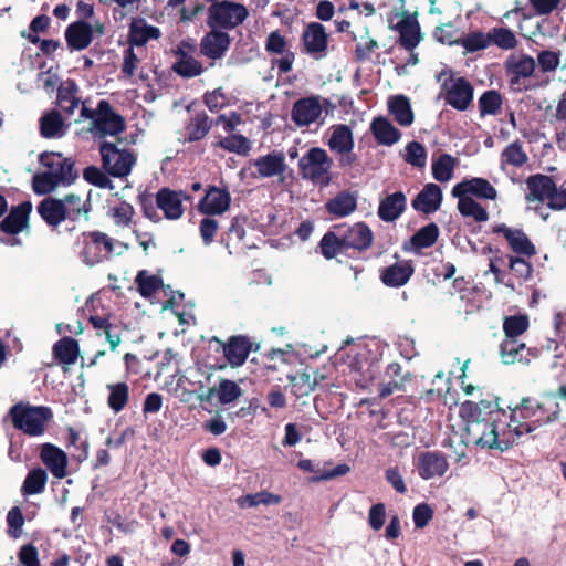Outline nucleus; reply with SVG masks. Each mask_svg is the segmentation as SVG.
Wrapping results in <instances>:
<instances>
[{
  "label": "nucleus",
  "instance_id": "1",
  "mask_svg": "<svg viewBox=\"0 0 566 566\" xmlns=\"http://www.w3.org/2000/svg\"><path fill=\"white\" fill-rule=\"evenodd\" d=\"M500 401L497 396L488 394L478 402H462L460 413L467 420L470 441L476 446L509 450L518 443L523 436L557 422L562 412L560 403L556 401L553 390L543 391L537 398L523 397L515 407L507 406L510 412Z\"/></svg>",
  "mask_w": 566,
  "mask_h": 566
},
{
  "label": "nucleus",
  "instance_id": "2",
  "mask_svg": "<svg viewBox=\"0 0 566 566\" xmlns=\"http://www.w3.org/2000/svg\"><path fill=\"white\" fill-rule=\"evenodd\" d=\"M374 243L370 227L363 221L348 224L346 222L333 226L318 243L321 254L326 260L335 259L338 254L355 256L366 252Z\"/></svg>",
  "mask_w": 566,
  "mask_h": 566
},
{
  "label": "nucleus",
  "instance_id": "3",
  "mask_svg": "<svg viewBox=\"0 0 566 566\" xmlns=\"http://www.w3.org/2000/svg\"><path fill=\"white\" fill-rule=\"evenodd\" d=\"M39 163L46 170L32 177V189L36 195H49L60 186H71L78 178L75 161L61 153H42Z\"/></svg>",
  "mask_w": 566,
  "mask_h": 566
},
{
  "label": "nucleus",
  "instance_id": "4",
  "mask_svg": "<svg viewBox=\"0 0 566 566\" xmlns=\"http://www.w3.org/2000/svg\"><path fill=\"white\" fill-rule=\"evenodd\" d=\"M9 415L13 427L30 437L44 433L46 424L53 418V411L46 406H31L24 402L13 405Z\"/></svg>",
  "mask_w": 566,
  "mask_h": 566
},
{
  "label": "nucleus",
  "instance_id": "5",
  "mask_svg": "<svg viewBox=\"0 0 566 566\" xmlns=\"http://www.w3.org/2000/svg\"><path fill=\"white\" fill-rule=\"evenodd\" d=\"M76 244L80 247V260L88 266H94L111 258L115 249V239L98 230L84 231L77 238Z\"/></svg>",
  "mask_w": 566,
  "mask_h": 566
},
{
  "label": "nucleus",
  "instance_id": "6",
  "mask_svg": "<svg viewBox=\"0 0 566 566\" xmlns=\"http://www.w3.org/2000/svg\"><path fill=\"white\" fill-rule=\"evenodd\" d=\"M333 159L321 147L310 148L298 160L300 175L303 179L326 187L332 181Z\"/></svg>",
  "mask_w": 566,
  "mask_h": 566
},
{
  "label": "nucleus",
  "instance_id": "7",
  "mask_svg": "<svg viewBox=\"0 0 566 566\" xmlns=\"http://www.w3.org/2000/svg\"><path fill=\"white\" fill-rule=\"evenodd\" d=\"M102 169L114 178L127 177L136 163L135 154L127 149H119L117 144L103 142L98 147Z\"/></svg>",
  "mask_w": 566,
  "mask_h": 566
},
{
  "label": "nucleus",
  "instance_id": "8",
  "mask_svg": "<svg viewBox=\"0 0 566 566\" xmlns=\"http://www.w3.org/2000/svg\"><path fill=\"white\" fill-rule=\"evenodd\" d=\"M248 17L249 11L244 4L222 0L209 7L207 24L210 29L232 30L242 24Z\"/></svg>",
  "mask_w": 566,
  "mask_h": 566
},
{
  "label": "nucleus",
  "instance_id": "9",
  "mask_svg": "<svg viewBox=\"0 0 566 566\" xmlns=\"http://www.w3.org/2000/svg\"><path fill=\"white\" fill-rule=\"evenodd\" d=\"M91 132L97 138H105L106 136H117L125 132V118L116 113L111 103L106 99L98 102V114L95 122H92Z\"/></svg>",
  "mask_w": 566,
  "mask_h": 566
},
{
  "label": "nucleus",
  "instance_id": "10",
  "mask_svg": "<svg viewBox=\"0 0 566 566\" xmlns=\"http://www.w3.org/2000/svg\"><path fill=\"white\" fill-rule=\"evenodd\" d=\"M446 104L457 111H467L473 102L474 87L465 77H451L442 84Z\"/></svg>",
  "mask_w": 566,
  "mask_h": 566
},
{
  "label": "nucleus",
  "instance_id": "11",
  "mask_svg": "<svg viewBox=\"0 0 566 566\" xmlns=\"http://www.w3.org/2000/svg\"><path fill=\"white\" fill-rule=\"evenodd\" d=\"M303 53L315 59L327 55L329 34L319 22H310L305 25L302 36Z\"/></svg>",
  "mask_w": 566,
  "mask_h": 566
},
{
  "label": "nucleus",
  "instance_id": "12",
  "mask_svg": "<svg viewBox=\"0 0 566 566\" xmlns=\"http://www.w3.org/2000/svg\"><path fill=\"white\" fill-rule=\"evenodd\" d=\"M492 233L503 235L510 250L516 255L532 258L536 254L534 243L520 228H512L505 223H499L492 227Z\"/></svg>",
  "mask_w": 566,
  "mask_h": 566
},
{
  "label": "nucleus",
  "instance_id": "13",
  "mask_svg": "<svg viewBox=\"0 0 566 566\" xmlns=\"http://www.w3.org/2000/svg\"><path fill=\"white\" fill-rule=\"evenodd\" d=\"M242 395L240 386L230 379L219 377L217 382L201 391L197 396L200 403H211L214 398L221 405H230Z\"/></svg>",
  "mask_w": 566,
  "mask_h": 566
},
{
  "label": "nucleus",
  "instance_id": "14",
  "mask_svg": "<svg viewBox=\"0 0 566 566\" xmlns=\"http://www.w3.org/2000/svg\"><path fill=\"white\" fill-rule=\"evenodd\" d=\"M211 342L219 344L224 358L232 368L242 366L252 350V343L245 335L230 336L227 342L214 336Z\"/></svg>",
  "mask_w": 566,
  "mask_h": 566
},
{
  "label": "nucleus",
  "instance_id": "15",
  "mask_svg": "<svg viewBox=\"0 0 566 566\" xmlns=\"http://www.w3.org/2000/svg\"><path fill=\"white\" fill-rule=\"evenodd\" d=\"M415 464L419 476L423 480L441 478L449 470L446 454L437 450L420 452Z\"/></svg>",
  "mask_w": 566,
  "mask_h": 566
},
{
  "label": "nucleus",
  "instance_id": "16",
  "mask_svg": "<svg viewBox=\"0 0 566 566\" xmlns=\"http://www.w3.org/2000/svg\"><path fill=\"white\" fill-rule=\"evenodd\" d=\"M392 29L399 33L398 44L406 51H413L423 40L417 13L402 12L400 21Z\"/></svg>",
  "mask_w": 566,
  "mask_h": 566
},
{
  "label": "nucleus",
  "instance_id": "17",
  "mask_svg": "<svg viewBox=\"0 0 566 566\" xmlns=\"http://www.w3.org/2000/svg\"><path fill=\"white\" fill-rule=\"evenodd\" d=\"M451 195L453 197H476L484 200H495L497 190L488 179L473 177L454 185Z\"/></svg>",
  "mask_w": 566,
  "mask_h": 566
},
{
  "label": "nucleus",
  "instance_id": "18",
  "mask_svg": "<svg viewBox=\"0 0 566 566\" xmlns=\"http://www.w3.org/2000/svg\"><path fill=\"white\" fill-rule=\"evenodd\" d=\"M322 112L319 96H307L293 104L291 118L297 127L310 126L319 118Z\"/></svg>",
  "mask_w": 566,
  "mask_h": 566
},
{
  "label": "nucleus",
  "instance_id": "19",
  "mask_svg": "<svg viewBox=\"0 0 566 566\" xmlns=\"http://www.w3.org/2000/svg\"><path fill=\"white\" fill-rule=\"evenodd\" d=\"M31 211L32 202L29 200L12 206L7 217L0 221V231L9 235H17L28 229Z\"/></svg>",
  "mask_w": 566,
  "mask_h": 566
},
{
  "label": "nucleus",
  "instance_id": "20",
  "mask_svg": "<svg viewBox=\"0 0 566 566\" xmlns=\"http://www.w3.org/2000/svg\"><path fill=\"white\" fill-rule=\"evenodd\" d=\"M231 205L230 192L226 188L210 186L199 200L198 210L206 216L222 214Z\"/></svg>",
  "mask_w": 566,
  "mask_h": 566
},
{
  "label": "nucleus",
  "instance_id": "21",
  "mask_svg": "<svg viewBox=\"0 0 566 566\" xmlns=\"http://www.w3.org/2000/svg\"><path fill=\"white\" fill-rule=\"evenodd\" d=\"M184 199H189V196L184 191L171 190L167 187L160 188L156 193V205L168 220H178L182 217L185 212Z\"/></svg>",
  "mask_w": 566,
  "mask_h": 566
},
{
  "label": "nucleus",
  "instance_id": "22",
  "mask_svg": "<svg viewBox=\"0 0 566 566\" xmlns=\"http://www.w3.org/2000/svg\"><path fill=\"white\" fill-rule=\"evenodd\" d=\"M231 45L230 35L221 29H211L200 41V53L208 59H222Z\"/></svg>",
  "mask_w": 566,
  "mask_h": 566
},
{
  "label": "nucleus",
  "instance_id": "23",
  "mask_svg": "<svg viewBox=\"0 0 566 566\" xmlns=\"http://www.w3.org/2000/svg\"><path fill=\"white\" fill-rule=\"evenodd\" d=\"M40 459L55 479H64L67 475V455L53 443H43L40 448Z\"/></svg>",
  "mask_w": 566,
  "mask_h": 566
},
{
  "label": "nucleus",
  "instance_id": "24",
  "mask_svg": "<svg viewBox=\"0 0 566 566\" xmlns=\"http://www.w3.org/2000/svg\"><path fill=\"white\" fill-rule=\"evenodd\" d=\"M500 355L505 365L515 363L527 365L537 356V349L526 347L520 339L504 338L500 345Z\"/></svg>",
  "mask_w": 566,
  "mask_h": 566
},
{
  "label": "nucleus",
  "instance_id": "25",
  "mask_svg": "<svg viewBox=\"0 0 566 566\" xmlns=\"http://www.w3.org/2000/svg\"><path fill=\"white\" fill-rule=\"evenodd\" d=\"M64 35L67 48L71 51H82L92 43L94 30L88 22L77 20L66 27Z\"/></svg>",
  "mask_w": 566,
  "mask_h": 566
},
{
  "label": "nucleus",
  "instance_id": "26",
  "mask_svg": "<svg viewBox=\"0 0 566 566\" xmlns=\"http://www.w3.org/2000/svg\"><path fill=\"white\" fill-rule=\"evenodd\" d=\"M555 184L551 176L544 174L531 175L526 179L528 192L525 195V200L527 202H548L553 191H555Z\"/></svg>",
  "mask_w": 566,
  "mask_h": 566
},
{
  "label": "nucleus",
  "instance_id": "27",
  "mask_svg": "<svg viewBox=\"0 0 566 566\" xmlns=\"http://www.w3.org/2000/svg\"><path fill=\"white\" fill-rule=\"evenodd\" d=\"M443 196L441 188L433 182L427 184L411 202L416 211L430 214L440 209Z\"/></svg>",
  "mask_w": 566,
  "mask_h": 566
},
{
  "label": "nucleus",
  "instance_id": "28",
  "mask_svg": "<svg viewBox=\"0 0 566 566\" xmlns=\"http://www.w3.org/2000/svg\"><path fill=\"white\" fill-rule=\"evenodd\" d=\"M88 322L92 324L98 336L103 334L105 335L111 350L115 352L122 342V334L124 332L122 323L111 321V315H91L88 317Z\"/></svg>",
  "mask_w": 566,
  "mask_h": 566
},
{
  "label": "nucleus",
  "instance_id": "29",
  "mask_svg": "<svg viewBox=\"0 0 566 566\" xmlns=\"http://www.w3.org/2000/svg\"><path fill=\"white\" fill-rule=\"evenodd\" d=\"M413 273L411 261L396 262L380 270V280L386 286L400 287L408 283Z\"/></svg>",
  "mask_w": 566,
  "mask_h": 566
},
{
  "label": "nucleus",
  "instance_id": "30",
  "mask_svg": "<svg viewBox=\"0 0 566 566\" xmlns=\"http://www.w3.org/2000/svg\"><path fill=\"white\" fill-rule=\"evenodd\" d=\"M161 35L159 28L149 25L143 18H134L128 27V39L129 46H143L149 40H158Z\"/></svg>",
  "mask_w": 566,
  "mask_h": 566
},
{
  "label": "nucleus",
  "instance_id": "31",
  "mask_svg": "<svg viewBox=\"0 0 566 566\" xmlns=\"http://www.w3.org/2000/svg\"><path fill=\"white\" fill-rule=\"evenodd\" d=\"M256 175L261 178L282 176L286 170L285 157L282 151H272L260 156L253 161Z\"/></svg>",
  "mask_w": 566,
  "mask_h": 566
},
{
  "label": "nucleus",
  "instance_id": "32",
  "mask_svg": "<svg viewBox=\"0 0 566 566\" xmlns=\"http://www.w3.org/2000/svg\"><path fill=\"white\" fill-rule=\"evenodd\" d=\"M406 208V195L402 191H396L380 200L377 214L385 222H394L405 212Z\"/></svg>",
  "mask_w": 566,
  "mask_h": 566
},
{
  "label": "nucleus",
  "instance_id": "33",
  "mask_svg": "<svg viewBox=\"0 0 566 566\" xmlns=\"http://www.w3.org/2000/svg\"><path fill=\"white\" fill-rule=\"evenodd\" d=\"M248 221L249 218L247 216L238 214L231 219L230 227L223 233L221 242L228 249L230 254L233 253L232 249L238 252V250L248 247L247 244H243Z\"/></svg>",
  "mask_w": 566,
  "mask_h": 566
},
{
  "label": "nucleus",
  "instance_id": "34",
  "mask_svg": "<svg viewBox=\"0 0 566 566\" xmlns=\"http://www.w3.org/2000/svg\"><path fill=\"white\" fill-rule=\"evenodd\" d=\"M387 382L380 384L379 398L385 399L396 391H403L406 384L411 380V374H402V367L398 363H391L386 368Z\"/></svg>",
  "mask_w": 566,
  "mask_h": 566
},
{
  "label": "nucleus",
  "instance_id": "35",
  "mask_svg": "<svg viewBox=\"0 0 566 566\" xmlns=\"http://www.w3.org/2000/svg\"><path fill=\"white\" fill-rule=\"evenodd\" d=\"M358 196L348 190L339 191L335 197L325 202V210L333 217L345 218L357 209Z\"/></svg>",
  "mask_w": 566,
  "mask_h": 566
},
{
  "label": "nucleus",
  "instance_id": "36",
  "mask_svg": "<svg viewBox=\"0 0 566 566\" xmlns=\"http://www.w3.org/2000/svg\"><path fill=\"white\" fill-rule=\"evenodd\" d=\"M506 73L510 76V85L520 88L521 78L530 77L535 70V61L530 55H521L520 57H510L505 62Z\"/></svg>",
  "mask_w": 566,
  "mask_h": 566
},
{
  "label": "nucleus",
  "instance_id": "37",
  "mask_svg": "<svg viewBox=\"0 0 566 566\" xmlns=\"http://www.w3.org/2000/svg\"><path fill=\"white\" fill-rule=\"evenodd\" d=\"M439 234L440 230L437 223L430 222L420 228L409 241L403 244V250L420 253L423 249L433 247L438 241Z\"/></svg>",
  "mask_w": 566,
  "mask_h": 566
},
{
  "label": "nucleus",
  "instance_id": "38",
  "mask_svg": "<svg viewBox=\"0 0 566 566\" xmlns=\"http://www.w3.org/2000/svg\"><path fill=\"white\" fill-rule=\"evenodd\" d=\"M36 211L49 227L56 228L63 221L67 220L65 217V208L60 198H44L38 205Z\"/></svg>",
  "mask_w": 566,
  "mask_h": 566
},
{
  "label": "nucleus",
  "instance_id": "39",
  "mask_svg": "<svg viewBox=\"0 0 566 566\" xmlns=\"http://www.w3.org/2000/svg\"><path fill=\"white\" fill-rule=\"evenodd\" d=\"M370 132L379 145L392 146L401 138V132L384 116L375 117L370 124Z\"/></svg>",
  "mask_w": 566,
  "mask_h": 566
},
{
  "label": "nucleus",
  "instance_id": "40",
  "mask_svg": "<svg viewBox=\"0 0 566 566\" xmlns=\"http://www.w3.org/2000/svg\"><path fill=\"white\" fill-rule=\"evenodd\" d=\"M327 145L337 154H350L355 145L350 127L345 124L334 125Z\"/></svg>",
  "mask_w": 566,
  "mask_h": 566
},
{
  "label": "nucleus",
  "instance_id": "41",
  "mask_svg": "<svg viewBox=\"0 0 566 566\" xmlns=\"http://www.w3.org/2000/svg\"><path fill=\"white\" fill-rule=\"evenodd\" d=\"M213 126L212 119L206 112L196 113L185 127V140L195 143L203 139Z\"/></svg>",
  "mask_w": 566,
  "mask_h": 566
},
{
  "label": "nucleus",
  "instance_id": "42",
  "mask_svg": "<svg viewBox=\"0 0 566 566\" xmlns=\"http://www.w3.org/2000/svg\"><path fill=\"white\" fill-rule=\"evenodd\" d=\"M52 353L55 360L69 366L76 363L80 346L74 338L64 336L53 345Z\"/></svg>",
  "mask_w": 566,
  "mask_h": 566
},
{
  "label": "nucleus",
  "instance_id": "43",
  "mask_svg": "<svg viewBox=\"0 0 566 566\" xmlns=\"http://www.w3.org/2000/svg\"><path fill=\"white\" fill-rule=\"evenodd\" d=\"M388 111L400 126L408 127L415 120L410 101L405 95L390 97L388 102Z\"/></svg>",
  "mask_w": 566,
  "mask_h": 566
},
{
  "label": "nucleus",
  "instance_id": "44",
  "mask_svg": "<svg viewBox=\"0 0 566 566\" xmlns=\"http://www.w3.org/2000/svg\"><path fill=\"white\" fill-rule=\"evenodd\" d=\"M60 200L65 208V217L67 220L73 222L77 221L81 214H84L87 219L91 211L90 199L83 200L80 195L70 192L66 193L63 198H60Z\"/></svg>",
  "mask_w": 566,
  "mask_h": 566
},
{
  "label": "nucleus",
  "instance_id": "45",
  "mask_svg": "<svg viewBox=\"0 0 566 566\" xmlns=\"http://www.w3.org/2000/svg\"><path fill=\"white\" fill-rule=\"evenodd\" d=\"M78 86L70 80L57 90V105L67 115H72L78 107L81 99L77 97Z\"/></svg>",
  "mask_w": 566,
  "mask_h": 566
},
{
  "label": "nucleus",
  "instance_id": "46",
  "mask_svg": "<svg viewBox=\"0 0 566 566\" xmlns=\"http://www.w3.org/2000/svg\"><path fill=\"white\" fill-rule=\"evenodd\" d=\"M527 161L528 156L524 151L522 143L520 140H515L509 144L500 155V166L502 170H505L506 166L521 168Z\"/></svg>",
  "mask_w": 566,
  "mask_h": 566
},
{
  "label": "nucleus",
  "instance_id": "47",
  "mask_svg": "<svg viewBox=\"0 0 566 566\" xmlns=\"http://www.w3.org/2000/svg\"><path fill=\"white\" fill-rule=\"evenodd\" d=\"M40 133L44 138H59L64 135V120L57 111H50L40 118Z\"/></svg>",
  "mask_w": 566,
  "mask_h": 566
},
{
  "label": "nucleus",
  "instance_id": "48",
  "mask_svg": "<svg viewBox=\"0 0 566 566\" xmlns=\"http://www.w3.org/2000/svg\"><path fill=\"white\" fill-rule=\"evenodd\" d=\"M48 473L42 468H34L30 470L22 483L21 493L23 495L40 494L45 490L48 483Z\"/></svg>",
  "mask_w": 566,
  "mask_h": 566
},
{
  "label": "nucleus",
  "instance_id": "49",
  "mask_svg": "<svg viewBox=\"0 0 566 566\" xmlns=\"http://www.w3.org/2000/svg\"><path fill=\"white\" fill-rule=\"evenodd\" d=\"M458 210L463 217H471L476 222H485L489 220L486 209L475 201L472 197H457Z\"/></svg>",
  "mask_w": 566,
  "mask_h": 566
},
{
  "label": "nucleus",
  "instance_id": "50",
  "mask_svg": "<svg viewBox=\"0 0 566 566\" xmlns=\"http://www.w3.org/2000/svg\"><path fill=\"white\" fill-rule=\"evenodd\" d=\"M109 391L107 403L115 412L122 411L129 400V387L126 382H117L107 385Z\"/></svg>",
  "mask_w": 566,
  "mask_h": 566
},
{
  "label": "nucleus",
  "instance_id": "51",
  "mask_svg": "<svg viewBox=\"0 0 566 566\" xmlns=\"http://www.w3.org/2000/svg\"><path fill=\"white\" fill-rule=\"evenodd\" d=\"M216 147L222 148L229 153L247 156L251 150L250 140L241 134H229L214 144Z\"/></svg>",
  "mask_w": 566,
  "mask_h": 566
},
{
  "label": "nucleus",
  "instance_id": "52",
  "mask_svg": "<svg viewBox=\"0 0 566 566\" xmlns=\"http://www.w3.org/2000/svg\"><path fill=\"white\" fill-rule=\"evenodd\" d=\"M457 159L449 154H441L432 163V176L437 181L447 182L453 177Z\"/></svg>",
  "mask_w": 566,
  "mask_h": 566
},
{
  "label": "nucleus",
  "instance_id": "53",
  "mask_svg": "<svg viewBox=\"0 0 566 566\" xmlns=\"http://www.w3.org/2000/svg\"><path fill=\"white\" fill-rule=\"evenodd\" d=\"M503 98L496 90L485 91L479 98L480 116L497 115L502 111Z\"/></svg>",
  "mask_w": 566,
  "mask_h": 566
},
{
  "label": "nucleus",
  "instance_id": "54",
  "mask_svg": "<svg viewBox=\"0 0 566 566\" xmlns=\"http://www.w3.org/2000/svg\"><path fill=\"white\" fill-rule=\"evenodd\" d=\"M528 317L523 314L506 316L503 322L504 338L520 339L528 328Z\"/></svg>",
  "mask_w": 566,
  "mask_h": 566
},
{
  "label": "nucleus",
  "instance_id": "55",
  "mask_svg": "<svg viewBox=\"0 0 566 566\" xmlns=\"http://www.w3.org/2000/svg\"><path fill=\"white\" fill-rule=\"evenodd\" d=\"M490 44L493 43L502 50H512L517 46V39L509 28H493L489 31Z\"/></svg>",
  "mask_w": 566,
  "mask_h": 566
},
{
  "label": "nucleus",
  "instance_id": "56",
  "mask_svg": "<svg viewBox=\"0 0 566 566\" xmlns=\"http://www.w3.org/2000/svg\"><path fill=\"white\" fill-rule=\"evenodd\" d=\"M135 282L143 297L151 296L163 285V280L159 276L148 275L146 270H142L137 273Z\"/></svg>",
  "mask_w": 566,
  "mask_h": 566
},
{
  "label": "nucleus",
  "instance_id": "57",
  "mask_svg": "<svg viewBox=\"0 0 566 566\" xmlns=\"http://www.w3.org/2000/svg\"><path fill=\"white\" fill-rule=\"evenodd\" d=\"M282 501L281 495L273 494L266 491H262L255 494H247L238 499L240 507H253L259 504L270 505L280 504Z\"/></svg>",
  "mask_w": 566,
  "mask_h": 566
},
{
  "label": "nucleus",
  "instance_id": "58",
  "mask_svg": "<svg viewBox=\"0 0 566 566\" xmlns=\"http://www.w3.org/2000/svg\"><path fill=\"white\" fill-rule=\"evenodd\" d=\"M171 70L184 78H192L200 75L203 72L202 64L192 57L176 61Z\"/></svg>",
  "mask_w": 566,
  "mask_h": 566
},
{
  "label": "nucleus",
  "instance_id": "59",
  "mask_svg": "<svg viewBox=\"0 0 566 566\" xmlns=\"http://www.w3.org/2000/svg\"><path fill=\"white\" fill-rule=\"evenodd\" d=\"M460 44L468 52L484 50L490 45V33H483L482 31L471 32L461 39Z\"/></svg>",
  "mask_w": 566,
  "mask_h": 566
},
{
  "label": "nucleus",
  "instance_id": "60",
  "mask_svg": "<svg viewBox=\"0 0 566 566\" xmlns=\"http://www.w3.org/2000/svg\"><path fill=\"white\" fill-rule=\"evenodd\" d=\"M108 176L104 169L102 170L96 166H88L83 171V177L88 184L102 189H111L113 187Z\"/></svg>",
  "mask_w": 566,
  "mask_h": 566
},
{
  "label": "nucleus",
  "instance_id": "61",
  "mask_svg": "<svg viewBox=\"0 0 566 566\" xmlns=\"http://www.w3.org/2000/svg\"><path fill=\"white\" fill-rule=\"evenodd\" d=\"M507 258L509 268L516 277L526 281L532 276L533 266L527 260H525L526 256L507 255Z\"/></svg>",
  "mask_w": 566,
  "mask_h": 566
},
{
  "label": "nucleus",
  "instance_id": "62",
  "mask_svg": "<svg viewBox=\"0 0 566 566\" xmlns=\"http://www.w3.org/2000/svg\"><path fill=\"white\" fill-rule=\"evenodd\" d=\"M406 158L405 160L415 166L422 168L426 165L427 151L422 144L418 142H410L406 146Z\"/></svg>",
  "mask_w": 566,
  "mask_h": 566
},
{
  "label": "nucleus",
  "instance_id": "63",
  "mask_svg": "<svg viewBox=\"0 0 566 566\" xmlns=\"http://www.w3.org/2000/svg\"><path fill=\"white\" fill-rule=\"evenodd\" d=\"M138 203L142 208L145 218L149 219L153 222H159L161 220V217L157 211V209L159 208L156 205V198L154 199L150 193H139Z\"/></svg>",
  "mask_w": 566,
  "mask_h": 566
},
{
  "label": "nucleus",
  "instance_id": "64",
  "mask_svg": "<svg viewBox=\"0 0 566 566\" xmlns=\"http://www.w3.org/2000/svg\"><path fill=\"white\" fill-rule=\"evenodd\" d=\"M203 103L208 107L211 113H218L219 111L227 107L228 103L226 101V95L222 92V88L219 87L213 91H208L203 94Z\"/></svg>",
  "mask_w": 566,
  "mask_h": 566
}]
</instances>
